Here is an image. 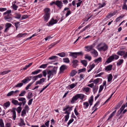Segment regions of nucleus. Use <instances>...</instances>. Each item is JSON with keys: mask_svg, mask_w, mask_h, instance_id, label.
Listing matches in <instances>:
<instances>
[{"mask_svg": "<svg viewBox=\"0 0 127 127\" xmlns=\"http://www.w3.org/2000/svg\"><path fill=\"white\" fill-rule=\"evenodd\" d=\"M94 46L92 45L87 46L85 47V48L87 49L86 50L88 52L90 51L91 54L95 57H97L98 55V52L95 49H94Z\"/></svg>", "mask_w": 127, "mask_h": 127, "instance_id": "obj_1", "label": "nucleus"}, {"mask_svg": "<svg viewBox=\"0 0 127 127\" xmlns=\"http://www.w3.org/2000/svg\"><path fill=\"white\" fill-rule=\"evenodd\" d=\"M97 48L99 51H105L107 50L108 46L105 43H101L97 45Z\"/></svg>", "mask_w": 127, "mask_h": 127, "instance_id": "obj_2", "label": "nucleus"}, {"mask_svg": "<svg viewBox=\"0 0 127 127\" xmlns=\"http://www.w3.org/2000/svg\"><path fill=\"white\" fill-rule=\"evenodd\" d=\"M45 14L43 16L44 19L45 21L46 22L49 20L51 14L50 10V8H47L44 9Z\"/></svg>", "mask_w": 127, "mask_h": 127, "instance_id": "obj_3", "label": "nucleus"}, {"mask_svg": "<svg viewBox=\"0 0 127 127\" xmlns=\"http://www.w3.org/2000/svg\"><path fill=\"white\" fill-rule=\"evenodd\" d=\"M84 97V95L83 94H76L72 98L71 102L72 103H73L75 101H76L79 98H80L81 100H83Z\"/></svg>", "mask_w": 127, "mask_h": 127, "instance_id": "obj_4", "label": "nucleus"}, {"mask_svg": "<svg viewBox=\"0 0 127 127\" xmlns=\"http://www.w3.org/2000/svg\"><path fill=\"white\" fill-rule=\"evenodd\" d=\"M57 68V67H54L52 70H49L48 71L47 74L48 75L47 77L48 80H49L51 76H53V75L56 73Z\"/></svg>", "mask_w": 127, "mask_h": 127, "instance_id": "obj_5", "label": "nucleus"}, {"mask_svg": "<svg viewBox=\"0 0 127 127\" xmlns=\"http://www.w3.org/2000/svg\"><path fill=\"white\" fill-rule=\"evenodd\" d=\"M119 57L118 56L116 55H113L107 59L106 62L109 63L111 62L113 60H117L118 59Z\"/></svg>", "mask_w": 127, "mask_h": 127, "instance_id": "obj_6", "label": "nucleus"}, {"mask_svg": "<svg viewBox=\"0 0 127 127\" xmlns=\"http://www.w3.org/2000/svg\"><path fill=\"white\" fill-rule=\"evenodd\" d=\"M72 107H70L68 105H67L64 107L63 109V110L65 112L67 111L70 114V112L72 110Z\"/></svg>", "mask_w": 127, "mask_h": 127, "instance_id": "obj_7", "label": "nucleus"}, {"mask_svg": "<svg viewBox=\"0 0 127 127\" xmlns=\"http://www.w3.org/2000/svg\"><path fill=\"white\" fill-rule=\"evenodd\" d=\"M12 25L11 24L9 23H6L5 24V29L4 32H6L9 30V28L11 27Z\"/></svg>", "mask_w": 127, "mask_h": 127, "instance_id": "obj_8", "label": "nucleus"}, {"mask_svg": "<svg viewBox=\"0 0 127 127\" xmlns=\"http://www.w3.org/2000/svg\"><path fill=\"white\" fill-rule=\"evenodd\" d=\"M45 79L44 78H42L40 79L39 80L37 81L35 83V85L38 84L40 85L42 84L45 82Z\"/></svg>", "mask_w": 127, "mask_h": 127, "instance_id": "obj_9", "label": "nucleus"}, {"mask_svg": "<svg viewBox=\"0 0 127 127\" xmlns=\"http://www.w3.org/2000/svg\"><path fill=\"white\" fill-rule=\"evenodd\" d=\"M58 22L57 20H54L53 18H52L51 20L49 22V25H52Z\"/></svg>", "mask_w": 127, "mask_h": 127, "instance_id": "obj_10", "label": "nucleus"}, {"mask_svg": "<svg viewBox=\"0 0 127 127\" xmlns=\"http://www.w3.org/2000/svg\"><path fill=\"white\" fill-rule=\"evenodd\" d=\"M62 3L61 1L58 0H57L55 4L61 8L63 6Z\"/></svg>", "mask_w": 127, "mask_h": 127, "instance_id": "obj_11", "label": "nucleus"}, {"mask_svg": "<svg viewBox=\"0 0 127 127\" xmlns=\"http://www.w3.org/2000/svg\"><path fill=\"white\" fill-rule=\"evenodd\" d=\"M19 101H22L23 105H24L26 103V99L24 97H20L18 98Z\"/></svg>", "mask_w": 127, "mask_h": 127, "instance_id": "obj_12", "label": "nucleus"}, {"mask_svg": "<svg viewBox=\"0 0 127 127\" xmlns=\"http://www.w3.org/2000/svg\"><path fill=\"white\" fill-rule=\"evenodd\" d=\"M63 113L64 114H67V115H65L64 117L65 118V121L66 122L68 121L69 117V113H68L67 111H66Z\"/></svg>", "mask_w": 127, "mask_h": 127, "instance_id": "obj_13", "label": "nucleus"}, {"mask_svg": "<svg viewBox=\"0 0 127 127\" xmlns=\"http://www.w3.org/2000/svg\"><path fill=\"white\" fill-rule=\"evenodd\" d=\"M116 112V110L114 111L109 116L107 120L108 121L110 119L112 118L113 116H114L115 113Z\"/></svg>", "mask_w": 127, "mask_h": 127, "instance_id": "obj_14", "label": "nucleus"}, {"mask_svg": "<svg viewBox=\"0 0 127 127\" xmlns=\"http://www.w3.org/2000/svg\"><path fill=\"white\" fill-rule=\"evenodd\" d=\"M10 105V103L9 101L7 102L4 103L3 106L4 109L7 108L9 107Z\"/></svg>", "mask_w": 127, "mask_h": 127, "instance_id": "obj_15", "label": "nucleus"}, {"mask_svg": "<svg viewBox=\"0 0 127 127\" xmlns=\"http://www.w3.org/2000/svg\"><path fill=\"white\" fill-rule=\"evenodd\" d=\"M11 114L13 115L12 117L13 119L15 120L16 117V112L14 110H12L11 112Z\"/></svg>", "mask_w": 127, "mask_h": 127, "instance_id": "obj_16", "label": "nucleus"}, {"mask_svg": "<svg viewBox=\"0 0 127 127\" xmlns=\"http://www.w3.org/2000/svg\"><path fill=\"white\" fill-rule=\"evenodd\" d=\"M71 54L69 55L70 56L72 57L73 59L76 58L77 57V55L76 52L71 53Z\"/></svg>", "mask_w": 127, "mask_h": 127, "instance_id": "obj_17", "label": "nucleus"}, {"mask_svg": "<svg viewBox=\"0 0 127 127\" xmlns=\"http://www.w3.org/2000/svg\"><path fill=\"white\" fill-rule=\"evenodd\" d=\"M112 65H109L106 67L105 70L107 71H110L112 69Z\"/></svg>", "mask_w": 127, "mask_h": 127, "instance_id": "obj_18", "label": "nucleus"}, {"mask_svg": "<svg viewBox=\"0 0 127 127\" xmlns=\"http://www.w3.org/2000/svg\"><path fill=\"white\" fill-rule=\"evenodd\" d=\"M14 15V18L18 19H20L21 16V15L19 13H16Z\"/></svg>", "mask_w": 127, "mask_h": 127, "instance_id": "obj_19", "label": "nucleus"}, {"mask_svg": "<svg viewBox=\"0 0 127 127\" xmlns=\"http://www.w3.org/2000/svg\"><path fill=\"white\" fill-rule=\"evenodd\" d=\"M20 122L19 123V126H22L25 125V123L23 120L22 118H20Z\"/></svg>", "mask_w": 127, "mask_h": 127, "instance_id": "obj_20", "label": "nucleus"}, {"mask_svg": "<svg viewBox=\"0 0 127 127\" xmlns=\"http://www.w3.org/2000/svg\"><path fill=\"white\" fill-rule=\"evenodd\" d=\"M66 68V66L65 65H63L60 68V70L61 72L63 71Z\"/></svg>", "mask_w": 127, "mask_h": 127, "instance_id": "obj_21", "label": "nucleus"}, {"mask_svg": "<svg viewBox=\"0 0 127 127\" xmlns=\"http://www.w3.org/2000/svg\"><path fill=\"white\" fill-rule=\"evenodd\" d=\"M41 70L38 69L37 70L33 72H32L31 73V74L32 75H36L38 74V73L40 72L41 71Z\"/></svg>", "mask_w": 127, "mask_h": 127, "instance_id": "obj_22", "label": "nucleus"}, {"mask_svg": "<svg viewBox=\"0 0 127 127\" xmlns=\"http://www.w3.org/2000/svg\"><path fill=\"white\" fill-rule=\"evenodd\" d=\"M113 77L112 75L110 74L108 75V82H110L112 81V79Z\"/></svg>", "mask_w": 127, "mask_h": 127, "instance_id": "obj_23", "label": "nucleus"}, {"mask_svg": "<svg viewBox=\"0 0 127 127\" xmlns=\"http://www.w3.org/2000/svg\"><path fill=\"white\" fill-rule=\"evenodd\" d=\"M65 53L64 52L59 53L56 54V55L59 56L61 57H64L65 56Z\"/></svg>", "mask_w": 127, "mask_h": 127, "instance_id": "obj_24", "label": "nucleus"}, {"mask_svg": "<svg viewBox=\"0 0 127 127\" xmlns=\"http://www.w3.org/2000/svg\"><path fill=\"white\" fill-rule=\"evenodd\" d=\"M78 62V61L77 60H73L72 62V63L73 64V66L74 67H75L77 65V64Z\"/></svg>", "mask_w": 127, "mask_h": 127, "instance_id": "obj_25", "label": "nucleus"}, {"mask_svg": "<svg viewBox=\"0 0 127 127\" xmlns=\"http://www.w3.org/2000/svg\"><path fill=\"white\" fill-rule=\"evenodd\" d=\"M5 19L7 21H9L8 20L9 19L10 20H12L11 18L9 16V14H8L7 16H5L4 17Z\"/></svg>", "mask_w": 127, "mask_h": 127, "instance_id": "obj_26", "label": "nucleus"}, {"mask_svg": "<svg viewBox=\"0 0 127 127\" xmlns=\"http://www.w3.org/2000/svg\"><path fill=\"white\" fill-rule=\"evenodd\" d=\"M95 65L94 64H93L92 65H90L89 67V69L88 70V72H89L91 71L92 70L94 67Z\"/></svg>", "mask_w": 127, "mask_h": 127, "instance_id": "obj_27", "label": "nucleus"}, {"mask_svg": "<svg viewBox=\"0 0 127 127\" xmlns=\"http://www.w3.org/2000/svg\"><path fill=\"white\" fill-rule=\"evenodd\" d=\"M12 103L15 105H17L18 104V101L17 100L13 99L12 101Z\"/></svg>", "mask_w": 127, "mask_h": 127, "instance_id": "obj_28", "label": "nucleus"}, {"mask_svg": "<svg viewBox=\"0 0 127 127\" xmlns=\"http://www.w3.org/2000/svg\"><path fill=\"white\" fill-rule=\"evenodd\" d=\"M125 53L124 51H119L117 53V54L119 55L122 56L124 55Z\"/></svg>", "mask_w": 127, "mask_h": 127, "instance_id": "obj_29", "label": "nucleus"}, {"mask_svg": "<svg viewBox=\"0 0 127 127\" xmlns=\"http://www.w3.org/2000/svg\"><path fill=\"white\" fill-rule=\"evenodd\" d=\"M85 58L86 59H88L89 61H90L92 59L91 57L88 54H86L85 55Z\"/></svg>", "mask_w": 127, "mask_h": 127, "instance_id": "obj_30", "label": "nucleus"}, {"mask_svg": "<svg viewBox=\"0 0 127 127\" xmlns=\"http://www.w3.org/2000/svg\"><path fill=\"white\" fill-rule=\"evenodd\" d=\"M125 106L124 105H123L121 108L119 110L118 112H120V114L121 113L122 111L124 110V109L125 107Z\"/></svg>", "mask_w": 127, "mask_h": 127, "instance_id": "obj_31", "label": "nucleus"}, {"mask_svg": "<svg viewBox=\"0 0 127 127\" xmlns=\"http://www.w3.org/2000/svg\"><path fill=\"white\" fill-rule=\"evenodd\" d=\"M0 126L1 127H4L3 120L1 119H0Z\"/></svg>", "mask_w": 127, "mask_h": 127, "instance_id": "obj_32", "label": "nucleus"}, {"mask_svg": "<svg viewBox=\"0 0 127 127\" xmlns=\"http://www.w3.org/2000/svg\"><path fill=\"white\" fill-rule=\"evenodd\" d=\"M123 59L120 60L117 63V65L119 66L121 65L123 63Z\"/></svg>", "mask_w": 127, "mask_h": 127, "instance_id": "obj_33", "label": "nucleus"}, {"mask_svg": "<svg viewBox=\"0 0 127 127\" xmlns=\"http://www.w3.org/2000/svg\"><path fill=\"white\" fill-rule=\"evenodd\" d=\"M63 60L64 62L65 63H68L69 62V60L67 58H64Z\"/></svg>", "mask_w": 127, "mask_h": 127, "instance_id": "obj_34", "label": "nucleus"}, {"mask_svg": "<svg viewBox=\"0 0 127 127\" xmlns=\"http://www.w3.org/2000/svg\"><path fill=\"white\" fill-rule=\"evenodd\" d=\"M32 96L33 95L32 93H29L28 96H27V98H28V99H30L31 98Z\"/></svg>", "mask_w": 127, "mask_h": 127, "instance_id": "obj_35", "label": "nucleus"}, {"mask_svg": "<svg viewBox=\"0 0 127 127\" xmlns=\"http://www.w3.org/2000/svg\"><path fill=\"white\" fill-rule=\"evenodd\" d=\"M101 58L100 57L99 58L97 59H95V63H98L101 61Z\"/></svg>", "mask_w": 127, "mask_h": 127, "instance_id": "obj_36", "label": "nucleus"}, {"mask_svg": "<svg viewBox=\"0 0 127 127\" xmlns=\"http://www.w3.org/2000/svg\"><path fill=\"white\" fill-rule=\"evenodd\" d=\"M81 62L85 66H87V62L85 60L81 61Z\"/></svg>", "mask_w": 127, "mask_h": 127, "instance_id": "obj_37", "label": "nucleus"}, {"mask_svg": "<svg viewBox=\"0 0 127 127\" xmlns=\"http://www.w3.org/2000/svg\"><path fill=\"white\" fill-rule=\"evenodd\" d=\"M77 72L75 70H73L72 71L71 73V76H74L77 73Z\"/></svg>", "mask_w": 127, "mask_h": 127, "instance_id": "obj_38", "label": "nucleus"}, {"mask_svg": "<svg viewBox=\"0 0 127 127\" xmlns=\"http://www.w3.org/2000/svg\"><path fill=\"white\" fill-rule=\"evenodd\" d=\"M26 92L25 91H22L21 93L19 95V96H23L25 94Z\"/></svg>", "mask_w": 127, "mask_h": 127, "instance_id": "obj_39", "label": "nucleus"}, {"mask_svg": "<svg viewBox=\"0 0 127 127\" xmlns=\"http://www.w3.org/2000/svg\"><path fill=\"white\" fill-rule=\"evenodd\" d=\"M48 65V64H44L42 65H41L40 66L39 68H46L47 66V65Z\"/></svg>", "mask_w": 127, "mask_h": 127, "instance_id": "obj_40", "label": "nucleus"}, {"mask_svg": "<svg viewBox=\"0 0 127 127\" xmlns=\"http://www.w3.org/2000/svg\"><path fill=\"white\" fill-rule=\"evenodd\" d=\"M10 70H9L7 71H3L0 74L2 75H4L8 73L10 71Z\"/></svg>", "mask_w": 127, "mask_h": 127, "instance_id": "obj_41", "label": "nucleus"}, {"mask_svg": "<svg viewBox=\"0 0 127 127\" xmlns=\"http://www.w3.org/2000/svg\"><path fill=\"white\" fill-rule=\"evenodd\" d=\"M83 105L85 107V108H87L89 106V104L87 102H85L84 103Z\"/></svg>", "mask_w": 127, "mask_h": 127, "instance_id": "obj_42", "label": "nucleus"}, {"mask_svg": "<svg viewBox=\"0 0 127 127\" xmlns=\"http://www.w3.org/2000/svg\"><path fill=\"white\" fill-rule=\"evenodd\" d=\"M13 93V91H11L7 94V96H9L13 95H14Z\"/></svg>", "mask_w": 127, "mask_h": 127, "instance_id": "obj_43", "label": "nucleus"}, {"mask_svg": "<svg viewBox=\"0 0 127 127\" xmlns=\"http://www.w3.org/2000/svg\"><path fill=\"white\" fill-rule=\"evenodd\" d=\"M90 88L89 87H86L84 88L83 91L86 92L87 93L89 92Z\"/></svg>", "mask_w": 127, "mask_h": 127, "instance_id": "obj_44", "label": "nucleus"}, {"mask_svg": "<svg viewBox=\"0 0 127 127\" xmlns=\"http://www.w3.org/2000/svg\"><path fill=\"white\" fill-rule=\"evenodd\" d=\"M23 85V83H20L18 84L15 87H20L22 86Z\"/></svg>", "mask_w": 127, "mask_h": 127, "instance_id": "obj_45", "label": "nucleus"}, {"mask_svg": "<svg viewBox=\"0 0 127 127\" xmlns=\"http://www.w3.org/2000/svg\"><path fill=\"white\" fill-rule=\"evenodd\" d=\"M116 12H114L112 14H110L108 15L107 16V17L108 18H109L110 17L113 16L114 15L116 14Z\"/></svg>", "mask_w": 127, "mask_h": 127, "instance_id": "obj_46", "label": "nucleus"}, {"mask_svg": "<svg viewBox=\"0 0 127 127\" xmlns=\"http://www.w3.org/2000/svg\"><path fill=\"white\" fill-rule=\"evenodd\" d=\"M26 111L25 110H23L21 112V115L22 116H24V115L26 114Z\"/></svg>", "mask_w": 127, "mask_h": 127, "instance_id": "obj_47", "label": "nucleus"}, {"mask_svg": "<svg viewBox=\"0 0 127 127\" xmlns=\"http://www.w3.org/2000/svg\"><path fill=\"white\" fill-rule=\"evenodd\" d=\"M100 79V78H97L94 80V81H93V82L94 83L96 84L98 83L99 80Z\"/></svg>", "mask_w": 127, "mask_h": 127, "instance_id": "obj_48", "label": "nucleus"}, {"mask_svg": "<svg viewBox=\"0 0 127 127\" xmlns=\"http://www.w3.org/2000/svg\"><path fill=\"white\" fill-rule=\"evenodd\" d=\"M38 78L36 75L33 76L32 78V80L33 82H32L34 83L36 80H37Z\"/></svg>", "mask_w": 127, "mask_h": 127, "instance_id": "obj_49", "label": "nucleus"}, {"mask_svg": "<svg viewBox=\"0 0 127 127\" xmlns=\"http://www.w3.org/2000/svg\"><path fill=\"white\" fill-rule=\"evenodd\" d=\"M26 33H20L17 36V37H22L24 35H25L26 34Z\"/></svg>", "mask_w": 127, "mask_h": 127, "instance_id": "obj_50", "label": "nucleus"}, {"mask_svg": "<svg viewBox=\"0 0 127 127\" xmlns=\"http://www.w3.org/2000/svg\"><path fill=\"white\" fill-rule=\"evenodd\" d=\"M58 58V57L56 56H53L49 58V59L50 60H52Z\"/></svg>", "mask_w": 127, "mask_h": 127, "instance_id": "obj_51", "label": "nucleus"}, {"mask_svg": "<svg viewBox=\"0 0 127 127\" xmlns=\"http://www.w3.org/2000/svg\"><path fill=\"white\" fill-rule=\"evenodd\" d=\"M33 83V82H31L28 85V86L26 87V90H28L29 88V87H30L32 85Z\"/></svg>", "mask_w": 127, "mask_h": 127, "instance_id": "obj_52", "label": "nucleus"}, {"mask_svg": "<svg viewBox=\"0 0 127 127\" xmlns=\"http://www.w3.org/2000/svg\"><path fill=\"white\" fill-rule=\"evenodd\" d=\"M22 110V108L20 107H18L17 109V112L18 113H20Z\"/></svg>", "mask_w": 127, "mask_h": 127, "instance_id": "obj_53", "label": "nucleus"}, {"mask_svg": "<svg viewBox=\"0 0 127 127\" xmlns=\"http://www.w3.org/2000/svg\"><path fill=\"white\" fill-rule=\"evenodd\" d=\"M124 16V15H121L118 18H117L116 19V21H118L120 20V19L121 18H123Z\"/></svg>", "mask_w": 127, "mask_h": 127, "instance_id": "obj_54", "label": "nucleus"}, {"mask_svg": "<svg viewBox=\"0 0 127 127\" xmlns=\"http://www.w3.org/2000/svg\"><path fill=\"white\" fill-rule=\"evenodd\" d=\"M18 6L15 4H14L12 6L13 8L15 10H17V8H18Z\"/></svg>", "mask_w": 127, "mask_h": 127, "instance_id": "obj_55", "label": "nucleus"}, {"mask_svg": "<svg viewBox=\"0 0 127 127\" xmlns=\"http://www.w3.org/2000/svg\"><path fill=\"white\" fill-rule=\"evenodd\" d=\"M76 86V85L75 84L73 83L69 85V86L70 88L72 89Z\"/></svg>", "mask_w": 127, "mask_h": 127, "instance_id": "obj_56", "label": "nucleus"}, {"mask_svg": "<svg viewBox=\"0 0 127 127\" xmlns=\"http://www.w3.org/2000/svg\"><path fill=\"white\" fill-rule=\"evenodd\" d=\"M73 121L74 119H73L70 120L67 123V124L68 126L70 124L72 123L73 122Z\"/></svg>", "mask_w": 127, "mask_h": 127, "instance_id": "obj_57", "label": "nucleus"}, {"mask_svg": "<svg viewBox=\"0 0 127 127\" xmlns=\"http://www.w3.org/2000/svg\"><path fill=\"white\" fill-rule=\"evenodd\" d=\"M103 86L102 85H101L100 86L99 89V90L98 92L99 93H100L102 90L103 89Z\"/></svg>", "mask_w": 127, "mask_h": 127, "instance_id": "obj_58", "label": "nucleus"}, {"mask_svg": "<svg viewBox=\"0 0 127 127\" xmlns=\"http://www.w3.org/2000/svg\"><path fill=\"white\" fill-rule=\"evenodd\" d=\"M86 70V68H83L82 69L79 70H78V73H79L81 72H84Z\"/></svg>", "mask_w": 127, "mask_h": 127, "instance_id": "obj_59", "label": "nucleus"}, {"mask_svg": "<svg viewBox=\"0 0 127 127\" xmlns=\"http://www.w3.org/2000/svg\"><path fill=\"white\" fill-rule=\"evenodd\" d=\"M123 9L127 10V6L125 3H124L123 6Z\"/></svg>", "mask_w": 127, "mask_h": 127, "instance_id": "obj_60", "label": "nucleus"}, {"mask_svg": "<svg viewBox=\"0 0 127 127\" xmlns=\"http://www.w3.org/2000/svg\"><path fill=\"white\" fill-rule=\"evenodd\" d=\"M11 12V10H7L6 12H4L3 14L4 15H6L7 14H9Z\"/></svg>", "mask_w": 127, "mask_h": 127, "instance_id": "obj_61", "label": "nucleus"}, {"mask_svg": "<svg viewBox=\"0 0 127 127\" xmlns=\"http://www.w3.org/2000/svg\"><path fill=\"white\" fill-rule=\"evenodd\" d=\"M29 106L27 105H26L25 107V109L24 110H25L28 111L29 110Z\"/></svg>", "mask_w": 127, "mask_h": 127, "instance_id": "obj_62", "label": "nucleus"}, {"mask_svg": "<svg viewBox=\"0 0 127 127\" xmlns=\"http://www.w3.org/2000/svg\"><path fill=\"white\" fill-rule=\"evenodd\" d=\"M32 99H31L30 100H29L28 103V104L29 105H30L32 104Z\"/></svg>", "mask_w": 127, "mask_h": 127, "instance_id": "obj_63", "label": "nucleus"}, {"mask_svg": "<svg viewBox=\"0 0 127 127\" xmlns=\"http://www.w3.org/2000/svg\"><path fill=\"white\" fill-rule=\"evenodd\" d=\"M56 44L55 43H52L49 46V49H50L51 48L54 46Z\"/></svg>", "mask_w": 127, "mask_h": 127, "instance_id": "obj_64", "label": "nucleus"}]
</instances>
